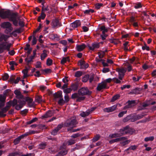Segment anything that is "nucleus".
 <instances>
[{"instance_id": "69168bd1", "label": "nucleus", "mask_w": 156, "mask_h": 156, "mask_svg": "<svg viewBox=\"0 0 156 156\" xmlns=\"http://www.w3.org/2000/svg\"><path fill=\"white\" fill-rule=\"evenodd\" d=\"M58 131V130L56 128H55L51 132L52 134L55 135L57 133V132Z\"/></svg>"}, {"instance_id": "9d476101", "label": "nucleus", "mask_w": 156, "mask_h": 156, "mask_svg": "<svg viewBox=\"0 0 156 156\" xmlns=\"http://www.w3.org/2000/svg\"><path fill=\"white\" fill-rule=\"evenodd\" d=\"M87 46L88 47L90 50L94 51L95 49L98 48H99L100 43H94L92 44L91 46H90L89 44H88Z\"/></svg>"}, {"instance_id": "f3484780", "label": "nucleus", "mask_w": 156, "mask_h": 156, "mask_svg": "<svg viewBox=\"0 0 156 156\" xmlns=\"http://www.w3.org/2000/svg\"><path fill=\"white\" fill-rule=\"evenodd\" d=\"M126 68H122L121 69L118 68L116 69V71L119 72V75H122V76H124L125 73H126Z\"/></svg>"}, {"instance_id": "bf43d9fd", "label": "nucleus", "mask_w": 156, "mask_h": 156, "mask_svg": "<svg viewBox=\"0 0 156 156\" xmlns=\"http://www.w3.org/2000/svg\"><path fill=\"white\" fill-rule=\"evenodd\" d=\"M9 77L7 73H5L3 76L2 79L4 80H6Z\"/></svg>"}, {"instance_id": "c85d7f7f", "label": "nucleus", "mask_w": 156, "mask_h": 156, "mask_svg": "<svg viewBox=\"0 0 156 156\" xmlns=\"http://www.w3.org/2000/svg\"><path fill=\"white\" fill-rule=\"evenodd\" d=\"M47 51L45 50L43 51V53L41 54V59L42 60H44L45 58L47 56Z\"/></svg>"}, {"instance_id": "cd10ccee", "label": "nucleus", "mask_w": 156, "mask_h": 156, "mask_svg": "<svg viewBox=\"0 0 156 156\" xmlns=\"http://www.w3.org/2000/svg\"><path fill=\"white\" fill-rule=\"evenodd\" d=\"M134 4V7L136 9L140 8L142 7V5L141 3L140 2L135 3Z\"/></svg>"}, {"instance_id": "6e6d98bb", "label": "nucleus", "mask_w": 156, "mask_h": 156, "mask_svg": "<svg viewBox=\"0 0 156 156\" xmlns=\"http://www.w3.org/2000/svg\"><path fill=\"white\" fill-rule=\"evenodd\" d=\"M36 100L39 103H40L42 101L41 97L40 96H37L36 97Z\"/></svg>"}, {"instance_id": "2eb2a0df", "label": "nucleus", "mask_w": 156, "mask_h": 156, "mask_svg": "<svg viewBox=\"0 0 156 156\" xmlns=\"http://www.w3.org/2000/svg\"><path fill=\"white\" fill-rule=\"evenodd\" d=\"M54 113V111L49 110L45 114L42 115L41 118L42 119L46 118L51 117Z\"/></svg>"}, {"instance_id": "4c0bfd02", "label": "nucleus", "mask_w": 156, "mask_h": 156, "mask_svg": "<svg viewBox=\"0 0 156 156\" xmlns=\"http://www.w3.org/2000/svg\"><path fill=\"white\" fill-rule=\"evenodd\" d=\"M103 4L101 3H98L95 5V7L97 9H99L102 6Z\"/></svg>"}, {"instance_id": "a878e982", "label": "nucleus", "mask_w": 156, "mask_h": 156, "mask_svg": "<svg viewBox=\"0 0 156 156\" xmlns=\"http://www.w3.org/2000/svg\"><path fill=\"white\" fill-rule=\"evenodd\" d=\"M49 37L50 39H57L59 38V36L57 34H52L49 35Z\"/></svg>"}, {"instance_id": "f8f14e48", "label": "nucleus", "mask_w": 156, "mask_h": 156, "mask_svg": "<svg viewBox=\"0 0 156 156\" xmlns=\"http://www.w3.org/2000/svg\"><path fill=\"white\" fill-rule=\"evenodd\" d=\"M2 24L4 27L6 28L9 32H10L12 30V28L11 27L12 25L9 22H5Z\"/></svg>"}, {"instance_id": "8fccbe9b", "label": "nucleus", "mask_w": 156, "mask_h": 156, "mask_svg": "<svg viewBox=\"0 0 156 156\" xmlns=\"http://www.w3.org/2000/svg\"><path fill=\"white\" fill-rule=\"evenodd\" d=\"M136 115L135 116H134L135 117V120H138L142 118L144 115Z\"/></svg>"}, {"instance_id": "412c9836", "label": "nucleus", "mask_w": 156, "mask_h": 156, "mask_svg": "<svg viewBox=\"0 0 156 156\" xmlns=\"http://www.w3.org/2000/svg\"><path fill=\"white\" fill-rule=\"evenodd\" d=\"M27 136V135L25 134L24 135H22L16 139L14 141V144L16 145L18 144L22 138H23L25 136Z\"/></svg>"}, {"instance_id": "7c9ffc66", "label": "nucleus", "mask_w": 156, "mask_h": 156, "mask_svg": "<svg viewBox=\"0 0 156 156\" xmlns=\"http://www.w3.org/2000/svg\"><path fill=\"white\" fill-rule=\"evenodd\" d=\"M89 75L87 74L85 75L82 78V81L83 82H87L89 80Z\"/></svg>"}, {"instance_id": "c756f323", "label": "nucleus", "mask_w": 156, "mask_h": 156, "mask_svg": "<svg viewBox=\"0 0 156 156\" xmlns=\"http://www.w3.org/2000/svg\"><path fill=\"white\" fill-rule=\"evenodd\" d=\"M90 113V110H88L86 112H83L80 114V115L83 117H85L86 116L88 115Z\"/></svg>"}, {"instance_id": "6ab92c4d", "label": "nucleus", "mask_w": 156, "mask_h": 156, "mask_svg": "<svg viewBox=\"0 0 156 156\" xmlns=\"http://www.w3.org/2000/svg\"><path fill=\"white\" fill-rule=\"evenodd\" d=\"M24 99L27 102L28 105L30 107L33 106L34 104L32 103L33 99L29 97H26Z\"/></svg>"}, {"instance_id": "9b49d317", "label": "nucleus", "mask_w": 156, "mask_h": 156, "mask_svg": "<svg viewBox=\"0 0 156 156\" xmlns=\"http://www.w3.org/2000/svg\"><path fill=\"white\" fill-rule=\"evenodd\" d=\"M36 50H34L33 51V53H34V55L33 56H31L30 57L28 58L27 57L25 59V61L26 62L27 65L28 66L29 65V64H30V62H32L33 59L34 58L35 56V55L36 54Z\"/></svg>"}, {"instance_id": "1a4fd4ad", "label": "nucleus", "mask_w": 156, "mask_h": 156, "mask_svg": "<svg viewBox=\"0 0 156 156\" xmlns=\"http://www.w3.org/2000/svg\"><path fill=\"white\" fill-rule=\"evenodd\" d=\"M17 100L15 99H14L13 101L10 100L6 103V108H8L9 109L11 106L13 107L14 106L17 104Z\"/></svg>"}, {"instance_id": "ddd939ff", "label": "nucleus", "mask_w": 156, "mask_h": 156, "mask_svg": "<svg viewBox=\"0 0 156 156\" xmlns=\"http://www.w3.org/2000/svg\"><path fill=\"white\" fill-rule=\"evenodd\" d=\"M140 34L138 32H136L134 34H123L122 35V38H130L132 35H134L136 37H138L139 36Z\"/></svg>"}, {"instance_id": "ea45409f", "label": "nucleus", "mask_w": 156, "mask_h": 156, "mask_svg": "<svg viewBox=\"0 0 156 156\" xmlns=\"http://www.w3.org/2000/svg\"><path fill=\"white\" fill-rule=\"evenodd\" d=\"M67 151L66 150L61 151L59 152V154H60V156H63L66 154L67 153Z\"/></svg>"}, {"instance_id": "423d86ee", "label": "nucleus", "mask_w": 156, "mask_h": 156, "mask_svg": "<svg viewBox=\"0 0 156 156\" xmlns=\"http://www.w3.org/2000/svg\"><path fill=\"white\" fill-rule=\"evenodd\" d=\"M12 45L11 44L7 45L6 42H3L0 44V53L3 52L4 50L9 51V49Z\"/></svg>"}, {"instance_id": "4468645a", "label": "nucleus", "mask_w": 156, "mask_h": 156, "mask_svg": "<svg viewBox=\"0 0 156 156\" xmlns=\"http://www.w3.org/2000/svg\"><path fill=\"white\" fill-rule=\"evenodd\" d=\"M127 103L128 104L124 107V109H126L134 106L135 105V101L134 100L129 101H128Z\"/></svg>"}, {"instance_id": "f03ea898", "label": "nucleus", "mask_w": 156, "mask_h": 156, "mask_svg": "<svg viewBox=\"0 0 156 156\" xmlns=\"http://www.w3.org/2000/svg\"><path fill=\"white\" fill-rule=\"evenodd\" d=\"M91 93V92L89 91L87 87H83L78 90V93L73 94L71 98L73 99L77 98L76 101L80 102L85 98V97L83 96L90 95Z\"/></svg>"}, {"instance_id": "2f4dec72", "label": "nucleus", "mask_w": 156, "mask_h": 156, "mask_svg": "<svg viewBox=\"0 0 156 156\" xmlns=\"http://www.w3.org/2000/svg\"><path fill=\"white\" fill-rule=\"evenodd\" d=\"M120 97V95L119 94H117L114 95L112 98L111 100V102H113L116 100L118 99Z\"/></svg>"}, {"instance_id": "c03bdc74", "label": "nucleus", "mask_w": 156, "mask_h": 156, "mask_svg": "<svg viewBox=\"0 0 156 156\" xmlns=\"http://www.w3.org/2000/svg\"><path fill=\"white\" fill-rule=\"evenodd\" d=\"M65 103V101L62 98L60 99L58 101V103L61 105H62Z\"/></svg>"}, {"instance_id": "6e6552de", "label": "nucleus", "mask_w": 156, "mask_h": 156, "mask_svg": "<svg viewBox=\"0 0 156 156\" xmlns=\"http://www.w3.org/2000/svg\"><path fill=\"white\" fill-rule=\"evenodd\" d=\"M17 104L15 105V108L17 110H19L22 108L26 103V101L21 100L17 101Z\"/></svg>"}, {"instance_id": "a19ab883", "label": "nucleus", "mask_w": 156, "mask_h": 156, "mask_svg": "<svg viewBox=\"0 0 156 156\" xmlns=\"http://www.w3.org/2000/svg\"><path fill=\"white\" fill-rule=\"evenodd\" d=\"M131 119V116L130 115H128L126 117L123 119L122 121L124 122H127L128 120Z\"/></svg>"}, {"instance_id": "e2e57ef3", "label": "nucleus", "mask_w": 156, "mask_h": 156, "mask_svg": "<svg viewBox=\"0 0 156 156\" xmlns=\"http://www.w3.org/2000/svg\"><path fill=\"white\" fill-rule=\"evenodd\" d=\"M88 67V65L87 63L84 64L82 66H80V69H86Z\"/></svg>"}, {"instance_id": "aec40b11", "label": "nucleus", "mask_w": 156, "mask_h": 156, "mask_svg": "<svg viewBox=\"0 0 156 156\" xmlns=\"http://www.w3.org/2000/svg\"><path fill=\"white\" fill-rule=\"evenodd\" d=\"M81 25V22L80 20H76L71 23L70 26L73 28L77 27Z\"/></svg>"}, {"instance_id": "4d7b16f0", "label": "nucleus", "mask_w": 156, "mask_h": 156, "mask_svg": "<svg viewBox=\"0 0 156 156\" xmlns=\"http://www.w3.org/2000/svg\"><path fill=\"white\" fill-rule=\"evenodd\" d=\"M75 143L74 140H70L68 141V145H70L74 144Z\"/></svg>"}, {"instance_id": "f257e3e1", "label": "nucleus", "mask_w": 156, "mask_h": 156, "mask_svg": "<svg viewBox=\"0 0 156 156\" xmlns=\"http://www.w3.org/2000/svg\"><path fill=\"white\" fill-rule=\"evenodd\" d=\"M4 16V19L8 18L9 20L12 22L13 24L16 26L18 25L19 21V24L20 26L22 27L24 26V23L20 19L21 16H20L18 13L17 12H12L9 10L6 11H3Z\"/></svg>"}, {"instance_id": "72a5a7b5", "label": "nucleus", "mask_w": 156, "mask_h": 156, "mask_svg": "<svg viewBox=\"0 0 156 156\" xmlns=\"http://www.w3.org/2000/svg\"><path fill=\"white\" fill-rule=\"evenodd\" d=\"M67 60L68 61H69V57H67L66 58L64 57L62 58V59L61 61V63L62 64H64L65 63H66V62Z\"/></svg>"}, {"instance_id": "49530a36", "label": "nucleus", "mask_w": 156, "mask_h": 156, "mask_svg": "<svg viewBox=\"0 0 156 156\" xmlns=\"http://www.w3.org/2000/svg\"><path fill=\"white\" fill-rule=\"evenodd\" d=\"M49 6L48 5H47L46 7L44 8V7H42V10L41 12H44L45 11H48L49 10Z\"/></svg>"}, {"instance_id": "e433bc0d", "label": "nucleus", "mask_w": 156, "mask_h": 156, "mask_svg": "<svg viewBox=\"0 0 156 156\" xmlns=\"http://www.w3.org/2000/svg\"><path fill=\"white\" fill-rule=\"evenodd\" d=\"M82 74V72L80 71H78L75 74V76L76 77H79L81 76Z\"/></svg>"}, {"instance_id": "680f3d73", "label": "nucleus", "mask_w": 156, "mask_h": 156, "mask_svg": "<svg viewBox=\"0 0 156 156\" xmlns=\"http://www.w3.org/2000/svg\"><path fill=\"white\" fill-rule=\"evenodd\" d=\"M127 112V111L122 112H120L118 115L119 117H121L123 116L124 114H126Z\"/></svg>"}, {"instance_id": "0eeeda50", "label": "nucleus", "mask_w": 156, "mask_h": 156, "mask_svg": "<svg viewBox=\"0 0 156 156\" xmlns=\"http://www.w3.org/2000/svg\"><path fill=\"white\" fill-rule=\"evenodd\" d=\"M51 24L53 28H57L61 26L62 25L61 23L59 22L57 18H55L52 19Z\"/></svg>"}, {"instance_id": "4be33fe9", "label": "nucleus", "mask_w": 156, "mask_h": 156, "mask_svg": "<svg viewBox=\"0 0 156 156\" xmlns=\"http://www.w3.org/2000/svg\"><path fill=\"white\" fill-rule=\"evenodd\" d=\"M53 97L55 99L59 98H62V92L61 91H58L53 94Z\"/></svg>"}, {"instance_id": "3c124183", "label": "nucleus", "mask_w": 156, "mask_h": 156, "mask_svg": "<svg viewBox=\"0 0 156 156\" xmlns=\"http://www.w3.org/2000/svg\"><path fill=\"white\" fill-rule=\"evenodd\" d=\"M154 139V137L153 136H151L145 138L144 140L146 141H152Z\"/></svg>"}, {"instance_id": "0e129e2a", "label": "nucleus", "mask_w": 156, "mask_h": 156, "mask_svg": "<svg viewBox=\"0 0 156 156\" xmlns=\"http://www.w3.org/2000/svg\"><path fill=\"white\" fill-rule=\"evenodd\" d=\"M38 133V132L37 131H34V130H33V131L31 130V131H30L27 134H26L27 135V136L28 135H30L32 134H34V133Z\"/></svg>"}, {"instance_id": "5701e85b", "label": "nucleus", "mask_w": 156, "mask_h": 156, "mask_svg": "<svg viewBox=\"0 0 156 156\" xmlns=\"http://www.w3.org/2000/svg\"><path fill=\"white\" fill-rule=\"evenodd\" d=\"M86 46L85 44H83L80 45H77L76 46V49L79 51H80L83 50Z\"/></svg>"}, {"instance_id": "39448f33", "label": "nucleus", "mask_w": 156, "mask_h": 156, "mask_svg": "<svg viewBox=\"0 0 156 156\" xmlns=\"http://www.w3.org/2000/svg\"><path fill=\"white\" fill-rule=\"evenodd\" d=\"M99 30L102 32L101 34L102 39H105L108 35L107 34L108 30V28L104 26H102L100 27Z\"/></svg>"}, {"instance_id": "c9c22d12", "label": "nucleus", "mask_w": 156, "mask_h": 156, "mask_svg": "<svg viewBox=\"0 0 156 156\" xmlns=\"http://www.w3.org/2000/svg\"><path fill=\"white\" fill-rule=\"evenodd\" d=\"M46 16V15L44 12H41V14L38 17L42 20H44Z\"/></svg>"}, {"instance_id": "5fc2aeb1", "label": "nucleus", "mask_w": 156, "mask_h": 156, "mask_svg": "<svg viewBox=\"0 0 156 156\" xmlns=\"http://www.w3.org/2000/svg\"><path fill=\"white\" fill-rule=\"evenodd\" d=\"M37 120V118H35L34 119H33L31 121L28 122H27V124H30L31 123H32L33 122L36 121Z\"/></svg>"}, {"instance_id": "79ce46f5", "label": "nucleus", "mask_w": 156, "mask_h": 156, "mask_svg": "<svg viewBox=\"0 0 156 156\" xmlns=\"http://www.w3.org/2000/svg\"><path fill=\"white\" fill-rule=\"evenodd\" d=\"M100 136L98 135H97L93 138V142H95L98 141L100 138Z\"/></svg>"}, {"instance_id": "37998d69", "label": "nucleus", "mask_w": 156, "mask_h": 156, "mask_svg": "<svg viewBox=\"0 0 156 156\" xmlns=\"http://www.w3.org/2000/svg\"><path fill=\"white\" fill-rule=\"evenodd\" d=\"M101 20H103L104 21H108V20H111L110 18H106V16L105 15H102V18L101 19Z\"/></svg>"}, {"instance_id": "20e7f679", "label": "nucleus", "mask_w": 156, "mask_h": 156, "mask_svg": "<svg viewBox=\"0 0 156 156\" xmlns=\"http://www.w3.org/2000/svg\"><path fill=\"white\" fill-rule=\"evenodd\" d=\"M119 132L122 134V135H123L128 133L132 134L133 131L132 128H130L129 126H127L119 130Z\"/></svg>"}, {"instance_id": "7ed1b4c3", "label": "nucleus", "mask_w": 156, "mask_h": 156, "mask_svg": "<svg viewBox=\"0 0 156 156\" xmlns=\"http://www.w3.org/2000/svg\"><path fill=\"white\" fill-rule=\"evenodd\" d=\"M77 123L78 122L76 117L73 116L67 119L64 125V126L69 127L67 129V131H71L73 128L75 127Z\"/></svg>"}, {"instance_id": "473e14b6", "label": "nucleus", "mask_w": 156, "mask_h": 156, "mask_svg": "<svg viewBox=\"0 0 156 156\" xmlns=\"http://www.w3.org/2000/svg\"><path fill=\"white\" fill-rule=\"evenodd\" d=\"M20 155L19 152H15L9 153L8 156H19Z\"/></svg>"}, {"instance_id": "de8ad7c7", "label": "nucleus", "mask_w": 156, "mask_h": 156, "mask_svg": "<svg viewBox=\"0 0 156 156\" xmlns=\"http://www.w3.org/2000/svg\"><path fill=\"white\" fill-rule=\"evenodd\" d=\"M136 20L135 19V17L134 16H131L130 17V19L129 20L131 24L133 22H135Z\"/></svg>"}, {"instance_id": "603ef678", "label": "nucleus", "mask_w": 156, "mask_h": 156, "mask_svg": "<svg viewBox=\"0 0 156 156\" xmlns=\"http://www.w3.org/2000/svg\"><path fill=\"white\" fill-rule=\"evenodd\" d=\"M41 71L42 72H44L46 73H51V69H45L44 70L42 69Z\"/></svg>"}, {"instance_id": "774afa93", "label": "nucleus", "mask_w": 156, "mask_h": 156, "mask_svg": "<svg viewBox=\"0 0 156 156\" xmlns=\"http://www.w3.org/2000/svg\"><path fill=\"white\" fill-rule=\"evenodd\" d=\"M82 29L83 30V31L84 32H87L89 30L88 28L85 26L82 27Z\"/></svg>"}, {"instance_id": "393cba45", "label": "nucleus", "mask_w": 156, "mask_h": 156, "mask_svg": "<svg viewBox=\"0 0 156 156\" xmlns=\"http://www.w3.org/2000/svg\"><path fill=\"white\" fill-rule=\"evenodd\" d=\"M42 27V25L40 23L39 24V26L37 28L36 30H35L34 31V34L33 35V39H36V37L35 34L38 32L41 28Z\"/></svg>"}, {"instance_id": "58836bf2", "label": "nucleus", "mask_w": 156, "mask_h": 156, "mask_svg": "<svg viewBox=\"0 0 156 156\" xmlns=\"http://www.w3.org/2000/svg\"><path fill=\"white\" fill-rule=\"evenodd\" d=\"M28 70V69H27V68H26L25 69H24L23 71V74H24V76H23L24 78L27 77L28 76L27 74Z\"/></svg>"}, {"instance_id": "b1692460", "label": "nucleus", "mask_w": 156, "mask_h": 156, "mask_svg": "<svg viewBox=\"0 0 156 156\" xmlns=\"http://www.w3.org/2000/svg\"><path fill=\"white\" fill-rule=\"evenodd\" d=\"M141 89L140 88H136L135 89H134L132 91L130 92L129 94H140V91Z\"/></svg>"}, {"instance_id": "a18cd8bd", "label": "nucleus", "mask_w": 156, "mask_h": 156, "mask_svg": "<svg viewBox=\"0 0 156 156\" xmlns=\"http://www.w3.org/2000/svg\"><path fill=\"white\" fill-rule=\"evenodd\" d=\"M52 64V60L51 59L48 58L47 61V65L48 66H50Z\"/></svg>"}, {"instance_id": "dca6fc26", "label": "nucleus", "mask_w": 156, "mask_h": 156, "mask_svg": "<svg viewBox=\"0 0 156 156\" xmlns=\"http://www.w3.org/2000/svg\"><path fill=\"white\" fill-rule=\"evenodd\" d=\"M14 93L16 95V97L17 98L19 99H24L23 96L19 90H15Z\"/></svg>"}, {"instance_id": "864d4df0", "label": "nucleus", "mask_w": 156, "mask_h": 156, "mask_svg": "<svg viewBox=\"0 0 156 156\" xmlns=\"http://www.w3.org/2000/svg\"><path fill=\"white\" fill-rule=\"evenodd\" d=\"M144 43V46H143L142 47V48L143 50H145V49L147 51L149 50V47L147 46L145 42Z\"/></svg>"}, {"instance_id": "052dcab7", "label": "nucleus", "mask_w": 156, "mask_h": 156, "mask_svg": "<svg viewBox=\"0 0 156 156\" xmlns=\"http://www.w3.org/2000/svg\"><path fill=\"white\" fill-rule=\"evenodd\" d=\"M9 110V109L6 108V107L2 108L1 109V112L2 113H5L7 112V111Z\"/></svg>"}, {"instance_id": "13d9d810", "label": "nucleus", "mask_w": 156, "mask_h": 156, "mask_svg": "<svg viewBox=\"0 0 156 156\" xmlns=\"http://www.w3.org/2000/svg\"><path fill=\"white\" fill-rule=\"evenodd\" d=\"M46 146V144L45 143L41 144L39 145V148L41 149H43Z\"/></svg>"}, {"instance_id": "a211bd4d", "label": "nucleus", "mask_w": 156, "mask_h": 156, "mask_svg": "<svg viewBox=\"0 0 156 156\" xmlns=\"http://www.w3.org/2000/svg\"><path fill=\"white\" fill-rule=\"evenodd\" d=\"M106 83L104 81L101 83L99 84L97 87V90L98 91L101 90V89L106 88Z\"/></svg>"}, {"instance_id": "bb28decb", "label": "nucleus", "mask_w": 156, "mask_h": 156, "mask_svg": "<svg viewBox=\"0 0 156 156\" xmlns=\"http://www.w3.org/2000/svg\"><path fill=\"white\" fill-rule=\"evenodd\" d=\"M78 83H73L71 84V87L72 90L74 91L76 90L78 88Z\"/></svg>"}, {"instance_id": "f704fd0d", "label": "nucleus", "mask_w": 156, "mask_h": 156, "mask_svg": "<svg viewBox=\"0 0 156 156\" xmlns=\"http://www.w3.org/2000/svg\"><path fill=\"white\" fill-rule=\"evenodd\" d=\"M98 54L99 55V57L100 58H103L105 55V52L103 51H100L98 52Z\"/></svg>"}, {"instance_id": "338daca9", "label": "nucleus", "mask_w": 156, "mask_h": 156, "mask_svg": "<svg viewBox=\"0 0 156 156\" xmlns=\"http://www.w3.org/2000/svg\"><path fill=\"white\" fill-rule=\"evenodd\" d=\"M85 62L84 60H81L78 62V64L80 65V66H82L85 63Z\"/></svg>"}, {"instance_id": "09e8293b", "label": "nucleus", "mask_w": 156, "mask_h": 156, "mask_svg": "<svg viewBox=\"0 0 156 156\" xmlns=\"http://www.w3.org/2000/svg\"><path fill=\"white\" fill-rule=\"evenodd\" d=\"M72 90L71 88H67L66 89L64 90V92L66 94H68L70 93L71 91Z\"/></svg>"}]
</instances>
